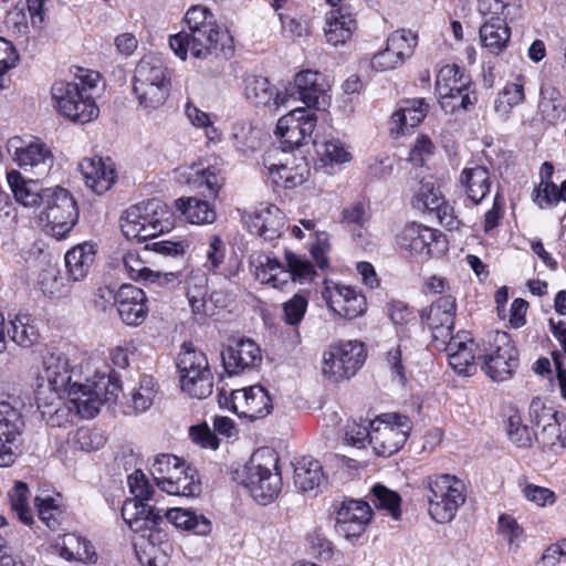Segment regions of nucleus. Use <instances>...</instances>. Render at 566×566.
<instances>
[{"mask_svg": "<svg viewBox=\"0 0 566 566\" xmlns=\"http://www.w3.org/2000/svg\"><path fill=\"white\" fill-rule=\"evenodd\" d=\"M164 518L178 530L193 532L197 535H208L211 532V522L192 510L181 507L164 509Z\"/></svg>", "mask_w": 566, "mask_h": 566, "instance_id": "58836bf2", "label": "nucleus"}, {"mask_svg": "<svg viewBox=\"0 0 566 566\" xmlns=\"http://www.w3.org/2000/svg\"><path fill=\"white\" fill-rule=\"evenodd\" d=\"M187 31L218 27L212 12L202 6H193L185 14Z\"/></svg>", "mask_w": 566, "mask_h": 566, "instance_id": "13d9d810", "label": "nucleus"}, {"mask_svg": "<svg viewBox=\"0 0 566 566\" xmlns=\"http://www.w3.org/2000/svg\"><path fill=\"white\" fill-rule=\"evenodd\" d=\"M78 169L85 180V185L96 195H103L115 182V169L111 160L102 158H83Z\"/></svg>", "mask_w": 566, "mask_h": 566, "instance_id": "a878e982", "label": "nucleus"}, {"mask_svg": "<svg viewBox=\"0 0 566 566\" xmlns=\"http://www.w3.org/2000/svg\"><path fill=\"white\" fill-rule=\"evenodd\" d=\"M60 555L67 560L95 564L98 555L94 545L76 533L65 534L62 538Z\"/></svg>", "mask_w": 566, "mask_h": 566, "instance_id": "a19ab883", "label": "nucleus"}, {"mask_svg": "<svg viewBox=\"0 0 566 566\" xmlns=\"http://www.w3.org/2000/svg\"><path fill=\"white\" fill-rule=\"evenodd\" d=\"M397 245L411 255H434V250L444 240L442 234L432 228L411 222L406 224L396 235Z\"/></svg>", "mask_w": 566, "mask_h": 566, "instance_id": "6ab92c4d", "label": "nucleus"}, {"mask_svg": "<svg viewBox=\"0 0 566 566\" xmlns=\"http://www.w3.org/2000/svg\"><path fill=\"white\" fill-rule=\"evenodd\" d=\"M179 385L192 399H206L213 392V374L206 354L191 344H184L177 357Z\"/></svg>", "mask_w": 566, "mask_h": 566, "instance_id": "423d86ee", "label": "nucleus"}, {"mask_svg": "<svg viewBox=\"0 0 566 566\" xmlns=\"http://www.w3.org/2000/svg\"><path fill=\"white\" fill-rule=\"evenodd\" d=\"M371 492L377 507L387 510L395 520L400 517V496L397 492L381 484L374 485Z\"/></svg>", "mask_w": 566, "mask_h": 566, "instance_id": "4d7b16f0", "label": "nucleus"}, {"mask_svg": "<svg viewBox=\"0 0 566 566\" xmlns=\"http://www.w3.org/2000/svg\"><path fill=\"white\" fill-rule=\"evenodd\" d=\"M11 509L15 512L18 518L25 525L33 523V514L28 504L29 489L28 485L21 481L14 484V488L9 494Z\"/></svg>", "mask_w": 566, "mask_h": 566, "instance_id": "603ef678", "label": "nucleus"}, {"mask_svg": "<svg viewBox=\"0 0 566 566\" xmlns=\"http://www.w3.org/2000/svg\"><path fill=\"white\" fill-rule=\"evenodd\" d=\"M429 514L437 523L451 522L464 503V484L454 475L440 474L427 479Z\"/></svg>", "mask_w": 566, "mask_h": 566, "instance_id": "6e6552de", "label": "nucleus"}, {"mask_svg": "<svg viewBox=\"0 0 566 566\" xmlns=\"http://www.w3.org/2000/svg\"><path fill=\"white\" fill-rule=\"evenodd\" d=\"M157 395L156 382L153 377L145 376L139 386L132 391L130 407L134 412H144L150 408Z\"/></svg>", "mask_w": 566, "mask_h": 566, "instance_id": "3c124183", "label": "nucleus"}, {"mask_svg": "<svg viewBox=\"0 0 566 566\" xmlns=\"http://www.w3.org/2000/svg\"><path fill=\"white\" fill-rule=\"evenodd\" d=\"M228 42H231V36L219 27L190 31L184 29L169 39L171 50L181 60H186L188 51L197 59L206 57L217 50L219 44L220 50L224 51Z\"/></svg>", "mask_w": 566, "mask_h": 566, "instance_id": "4468645a", "label": "nucleus"}, {"mask_svg": "<svg viewBox=\"0 0 566 566\" xmlns=\"http://www.w3.org/2000/svg\"><path fill=\"white\" fill-rule=\"evenodd\" d=\"M187 247L184 241L160 240L146 244L143 252L147 254L149 251H154L163 256L177 258L185 254Z\"/></svg>", "mask_w": 566, "mask_h": 566, "instance_id": "69168bd1", "label": "nucleus"}, {"mask_svg": "<svg viewBox=\"0 0 566 566\" xmlns=\"http://www.w3.org/2000/svg\"><path fill=\"white\" fill-rule=\"evenodd\" d=\"M25 423L21 409L17 402L0 401V467L7 468L14 463L19 439Z\"/></svg>", "mask_w": 566, "mask_h": 566, "instance_id": "dca6fc26", "label": "nucleus"}, {"mask_svg": "<svg viewBox=\"0 0 566 566\" xmlns=\"http://www.w3.org/2000/svg\"><path fill=\"white\" fill-rule=\"evenodd\" d=\"M186 468V464L176 455L159 454L155 458L150 467V474L157 486L164 491L172 489L174 479Z\"/></svg>", "mask_w": 566, "mask_h": 566, "instance_id": "79ce46f5", "label": "nucleus"}, {"mask_svg": "<svg viewBox=\"0 0 566 566\" xmlns=\"http://www.w3.org/2000/svg\"><path fill=\"white\" fill-rule=\"evenodd\" d=\"M368 440H370L369 421H353L346 426L344 433V441L346 444L360 449L366 446Z\"/></svg>", "mask_w": 566, "mask_h": 566, "instance_id": "680f3d73", "label": "nucleus"}, {"mask_svg": "<svg viewBox=\"0 0 566 566\" xmlns=\"http://www.w3.org/2000/svg\"><path fill=\"white\" fill-rule=\"evenodd\" d=\"M285 262L286 269L277 259L265 256V262L261 261L256 266L258 280L275 289H283L291 281L303 283L315 275L312 263L298 254L285 251Z\"/></svg>", "mask_w": 566, "mask_h": 566, "instance_id": "9d476101", "label": "nucleus"}, {"mask_svg": "<svg viewBox=\"0 0 566 566\" xmlns=\"http://www.w3.org/2000/svg\"><path fill=\"white\" fill-rule=\"evenodd\" d=\"M42 418L50 427H66L73 421V411L80 415L75 406L69 399V405L63 402L60 397H54L53 401L45 405H39Z\"/></svg>", "mask_w": 566, "mask_h": 566, "instance_id": "a18cd8bd", "label": "nucleus"}, {"mask_svg": "<svg viewBox=\"0 0 566 566\" xmlns=\"http://www.w3.org/2000/svg\"><path fill=\"white\" fill-rule=\"evenodd\" d=\"M478 363L493 381L510 379L518 366V352L506 332L495 331L482 340Z\"/></svg>", "mask_w": 566, "mask_h": 566, "instance_id": "39448f33", "label": "nucleus"}, {"mask_svg": "<svg viewBox=\"0 0 566 566\" xmlns=\"http://www.w3.org/2000/svg\"><path fill=\"white\" fill-rule=\"evenodd\" d=\"M370 440L374 452L380 457H390L405 444L411 430L410 420L401 415H384L369 421Z\"/></svg>", "mask_w": 566, "mask_h": 566, "instance_id": "ddd939ff", "label": "nucleus"}, {"mask_svg": "<svg viewBox=\"0 0 566 566\" xmlns=\"http://www.w3.org/2000/svg\"><path fill=\"white\" fill-rule=\"evenodd\" d=\"M171 482H174L172 489H165L163 492L178 496H196L200 494V482L195 478V471L187 465L177 475V479H174Z\"/></svg>", "mask_w": 566, "mask_h": 566, "instance_id": "864d4df0", "label": "nucleus"}, {"mask_svg": "<svg viewBox=\"0 0 566 566\" xmlns=\"http://www.w3.org/2000/svg\"><path fill=\"white\" fill-rule=\"evenodd\" d=\"M294 483L302 492H315L326 484L321 463L310 457H304L295 463Z\"/></svg>", "mask_w": 566, "mask_h": 566, "instance_id": "f704fd0d", "label": "nucleus"}, {"mask_svg": "<svg viewBox=\"0 0 566 566\" xmlns=\"http://www.w3.org/2000/svg\"><path fill=\"white\" fill-rule=\"evenodd\" d=\"M243 218L249 231L264 241L280 238L285 226L283 212L276 206L264 202L259 203Z\"/></svg>", "mask_w": 566, "mask_h": 566, "instance_id": "412c9836", "label": "nucleus"}, {"mask_svg": "<svg viewBox=\"0 0 566 566\" xmlns=\"http://www.w3.org/2000/svg\"><path fill=\"white\" fill-rule=\"evenodd\" d=\"M222 363L228 374L237 375L255 367L262 360L260 347L245 338L232 339L221 353Z\"/></svg>", "mask_w": 566, "mask_h": 566, "instance_id": "5701e85b", "label": "nucleus"}, {"mask_svg": "<svg viewBox=\"0 0 566 566\" xmlns=\"http://www.w3.org/2000/svg\"><path fill=\"white\" fill-rule=\"evenodd\" d=\"M528 416L531 422L538 429L541 426H547L548 423L557 420V412L546 406L539 398H533L528 408Z\"/></svg>", "mask_w": 566, "mask_h": 566, "instance_id": "052dcab7", "label": "nucleus"}, {"mask_svg": "<svg viewBox=\"0 0 566 566\" xmlns=\"http://www.w3.org/2000/svg\"><path fill=\"white\" fill-rule=\"evenodd\" d=\"M455 312L457 303L452 295L440 296L428 308L421 311V319L431 332V343L434 347H444L446 339L453 335Z\"/></svg>", "mask_w": 566, "mask_h": 566, "instance_id": "f3484780", "label": "nucleus"}, {"mask_svg": "<svg viewBox=\"0 0 566 566\" xmlns=\"http://www.w3.org/2000/svg\"><path fill=\"white\" fill-rule=\"evenodd\" d=\"M119 222L125 238L136 242L154 239L172 227L169 212L157 199L129 207L122 214Z\"/></svg>", "mask_w": 566, "mask_h": 566, "instance_id": "7ed1b4c3", "label": "nucleus"}, {"mask_svg": "<svg viewBox=\"0 0 566 566\" xmlns=\"http://www.w3.org/2000/svg\"><path fill=\"white\" fill-rule=\"evenodd\" d=\"M77 218L76 202L66 189L55 187L44 190L40 221L46 234L56 240L64 239L74 228Z\"/></svg>", "mask_w": 566, "mask_h": 566, "instance_id": "0eeeda50", "label": "nucleus"}, {"mask_svg": "<svg viewBox=\"0 0 566 566\" xmlns=\"http://www.w3.org/2000/svg\"><path fill=\"white\" fill-rule=\"evenodd\" d=\"M229 403L233 412L251 421L268 416L273 409L269 392L260 385L232 390Z\"/></svg>", "mask_w": 566, "mask_h": 566, "instance_id": "aec40b11", "label": "nucleus"}, {"mask_svg": "<svg viewBox=\"0 0 566 566\" xmlns=\"http://www.w3.org/2000/svg\"><path fill=\"white\" fill-rule=\"evenodd\" d=\"M117 297V312L120 319L127 325H140L148 313L144 291L134 285L124 284L118 289Z\"/></svg>", "mask_w": 566, "mask_h": 566, "instance_id": "393cba45", "label": "nucleus"}, {"mask_svg": "<svg viewBox=\"0 0 566 566\" xmlns=\"http://www.w3.org/2000/svg\"><path fill=\"white\" fill-rule=\"evenodd\" d=\"M51 94L59 113L74 123L85 124L98 116L99 109L92 95L75 82H55Z\"/></svg>", "mask_w": 566, "mask_h": 566, "instance_id": "1a4fd4ad", "label": "nucleus"}, {"mask_svg": "<svg viewBox=\"0 0 566 566\" xmlns=\"http://www.w3.org/2000/svg\"><path fill=\"white\" fill-rule=\"evenodd\" d=\"M9 337L18 345L30 347L38 342L39 332L32 324L31 316L28 314H18L10 321V327L7 329Z\"/></svg>", "mask_w": 566, "mask_h": 566, "instance_id": "49530a36", "label": "nucleus"}, {"mask_svg": "<svg viewBox=\"0 0 566 566\" xmlns=\"http://www.w3.org/2000/svg\"><path fill=\"white\" fill-rule=\"evenodd\" d=\"M76 348L48 350L43 356L44 375L57 392H65L82 418H93L103 403L115 402L122 386L115 373L106 375L96 369L91 376L90 364L77 363Z\"/></svg>", "mask_w": 566, "mask_h": 566, "instance_id": "f257e3e1", "label": "nucleus"}, {"mask_svg": "<svg viewBox=\"0 0 566 566\" xmlns=\"http://www.w3.org/2000/svg\"><path fill=\"white\" fill-rule=\"evenodd\" d=\"M185 113L193 126L205 129L206 137L209 142L216 143L221 139V134L212 125V122L208 113L202 112L191 103L186 104Z\"/></svg>", "mask_w": 566, "mask_h": 566, "instance_id": "6e6d98bb", "label": "nucleus"}, {"mask_svg": "<svg viewBox=\"0 0 566 566\" xmlns=\"http://www.w3.org/2000/svg\"><path fill=\"white\" fill-rule=\"evenodd\" d=\"M294 85L298 98L312 109L318 103V97L326 91L324 75L317 71L305 70L295 75Z\"/></svg>", "mask_w": 566, "mask_h": 566, "instance_id": "e433bc0d", "label": "nucleus"}, {"mask_svg": "<svg viewBox=\"0 0 566 566\" xmlns=\"http://www.w3.org/2000/svg\"><path fill=\"white\" fill-rule=\"evenodd\" d=\"M438 350L446 352L449 358V365L460 375H471L475 369L478 361V349L481 346L475 345L470 333L460 331L455 335L446 339L444 347H436Z\"/></svg>", "mask_w": 566, "mask_h": 566, "instance_id": "4be33fe9", "label": "nucleus"}, {"mask_svg": "<svg viewBox=\"0 0 566 566\" xmlns=\"http://www.w3.org/2000/svg\"><path fill=\"white\" fill-rule=\"evenodd\" d=\"M169 77L163 60L154 54L144 55L137 63L133 77V92L140 106L156 109L169 94Z\"/></svg>", "mask_w": 566, "mask_h": 566, "instance_id": "20e7f679", "label": "nucleus"}, {"mask_svg": "<svg viewBox=\"0 0 566 566\" xmlns=\"http://www.w3.org/2000/svg\"><path fill=\"white\" fill-rule=\"evenodd\" d=\"M315 111L296 107L277 120L275 135L283 151H292L312 139L316 127Z\"/></svg>", "mask_w": 566, "mask_h": 566, "instance_id": "2eb2a0df", "label": "nucleus"}, {"mask_svg": "<svg viewBox=\"0 0 566 566\" xmlns=\"http://www.w3.org/2000/svg\"><path fill=\"white\" fill-rule=\"evenodd\" d=\"M429 105L424 98L406 99L394 112L390 120V133L398 137L408 134L426 117Z\"/></svg>", "mask_w": 566, "mask_h": 566, "instance_id": "c85d7f7f", "label": "nucleus"}, {"mask_svg": "<svg viewBox=\"0 0 566 566\" xmlns=\"http://www.w3.org/2000/svg\"><path fill=\"white\" fill-rule=\"evenodd\" d=\"M95 251L92 244L83 243L69 250L65 254L67 281L77 283L85 280L94 262Z\"/></svg>", "mask_w": 566, "mask_h": 566, "instance_id": "c9c22d12", "label": "nucleus"}, {"mask_svg": "<svg viewBox=\"0 0 566 566\" xmlns=\"http://www.w3.org/2000/svg\"><path fill=\"white\" fill-rule=\"evenodd\" d=\"M244 95L247 99L255 105L268 106L271 103L276 107L289 102L287 93H280L266 77L250 75L244 80Z\"/></svg>", "mask_w": 566, "mask_h": 566, "instance_id": "2f4dec72", "label": "nucleus"}, {"mask_svg": "<svg viewBox=\"0 0 566 566\" xmlns=\"http://www.w3.org/2000/svg\"><path fill=\"white\" fill-rule=\"evenodd\" d=\"M137 502H124L122 516L129 528L137 534L135 545L140 547L148 544L150 552L165 541L166 534L160 531V524L164 522L163 507H148L136 504Z\"/></svg>", "mask_w": 566, "mask_h": 566, "instance_id": "9b49d317", "label": "nucleus"}, {"mask_svg": "<svg viewBox=\"0 0 566 566\" xmlns=\"http://www.w3.org/2000/svg\"><path fill=\"white\" fill-rule=\"evenodd\" d=\"M38 283L42 292L51 297L65 296L71 290L61 276L60 270L51 264L41 271Z\"/></svg>", "mask_w": 566, "mask_h": 566, "instance_id": "09e8293b", "label": "nucleus"}, {"mask_svg": "<svg viewBox=\"0 0 566 566\" xmlns=\"http://www.w3.org/2000/svg\"><path fill=\"white\" fill-rule=\"evenodd\" d=\"M440 197L430 181H421V186L417 191L413 206L419 210H436L440 205Z\"/></svg>", "mask_w": 566, "mask_h": 566, "instance_id": "bf43d9fd", "label": "nucleus"}, {"mask_svg": "<svg viewBox=\"0 0 566 566\" xmlns=\"http://www.w3.org/2000/svg\"><path fill=\"white\" fill-rule=\"evenodd\" d=\"M459 182L467 198L478 206L490 192L491 175L484 166L467 167L461 171Z\"/></svg>", "mask_w": 566, "mask_h": 566, "instance_id": "473e14b6", "label": "nucleus"}, {"mask_svg": "<svg viewBox=\"0 0 566 566\" xmlns=\"http://www.w3.org/2000/svg\"><path fill=\"white\" fill-rule=\"evenodd\" d=\"M186 294L188 303L195 315L205 316L208 314L207 295L208 277L205 273L191 272L186 279Z\"/></svg>", "mask_w": 566, "mask_h": 566, "instance_id": "37998d69", "label": "nucleus"}, {"mask_svg": "<svg viewBox=\"0 0 566 566\" xmlns=\"http://www.w3.org/2000/svg\"><path fill=\"white\" fill-rule=\"evenodd\" d=\"M317 154L322 157L323 161L331 164H343L348 161L350 157L343 143L337 139L326 140L317 149Z\"/></svg>", "mask_w": 566, "mask_h": 566, "instance_id": "0e129e2a", "label": "nucleus"}, {"mask_svg": "<svg viewBox=\"0 0 566 566\" xmlns=\"http://www.w3.org/2000/svg\"><path fill=\"white\" fill-rule=\"evenodd\" d=\"M470 78L455 64H448L440 69L437 81L436 91L443 108L449 107V99L454 95H461V92L469 90Z\"/></svg>", "mask_w": 566, "mask_h": 566, "instance_id": "7c9ffc66", "label": "nucleus"}, {"mask_svg": "<svg viewBox=\"0 0 566 566\" xmlns=\"http://www.w3.org/2000/svg\"><path fill=\"white\" fill-rule=\"evenodd\" d=\"M366 358L364 345L356 340L331 345L322 359V375L332 382L353 377Z\"/></svg>", "mask_w": 566, "mask_h": 566, "instance_id": "f8f14e48", "label": "nucleus"}, {"mask_svg": "<svg viewBox=\"0 0 566 566\" xmlns=\"http://www.w3.org/2000/svg\"><path fill=\"white\" fill-rule=\"evenodd\" d=\"M277 154L279 150L273 149L269 150L263 157V165L268 168L273 182L276 186H282L287 189L301 186L307 179L310 174L307 164L302 161L293 167H289L282 163L276 164L273 159H275Z\"/></svg>", "mask_w": 566, "mask_h": 566, "instance_id": "cd10ccee", "label": "nucleus"}, {"mask_svg": "<svg viewBox=\"0 0 566 566\" xmlns=\"http://www.w3.org/2000/svg\"><path fill=\"white\" fill-rule=\"evenodd\" d=\"M325 20V38L326 41L334 46L345 44L357 28L356 20L348 10L347 4L331 9V11L326 13Z\"/></svg>", "mask_w": 566, "mask_h": 566, "instance_id": "c756f323", "label": "nucleus"}, {"mask_svg": "<svg viewBox=\"0 0 566 566\" xmlns=\"http://www.w3.org/2000/svg\"><path fill=\"white\" fill-rule=\"evenodd\" d=\"M19 54L12 43L0 38V88L7 86L6 73L17 65Z\"/></svg>", "mask_w": 566, "mask_h": 566, "instance_id": "e2e57ef3", "label": "nucleus"}, {"mask_svg": "<svg viewBox=\"0 0 566 566\" xmlns=\"http://www.w3.org/2000/svg\"><path fill=\"white\" fill-rule=\"evenodd\" d=\"M524 98V85L522 83H509L495 99L494 111L499 116L506 118L512 108L521 104Z\"/></svg>", "mask_w": 566, "mask_h": 566, "instance_id": "8fccbe9b", "label": "nucleus"}, {"mask_svg": "<svg viewBox=\"0 0 566 566\" xmlns=\"http://www.w3.org/2000/svg\"><path fill=\"white\" fill-rule=\"evenodd\" d=\"M128 484L134 499L126 500L125 502H137V505L147 506L153 509L157 507L158 500L156 491L149 485L148 480L140 470H136L128 478Z\"/></svg>", "mask_w": 566, "mask_h": 566, "instance_id": "de8ad7c7", "label": "nucleus"}, {"mask_svg": "<svg viewBox=\"0 0 566 566\" xmlns=\"http://www.w3.org/2000/svg\"><path fill=\"white\" fill-rule=\"evenodd\" d=\"M417 40V35L410 30L401 29L391 33L387 40V45L405 62L407 57L412 55Z\"/></svg>", "mask_w": 566, "mask_h": 566, "instance_id": "5fc2aeb1", "label": "nucleus"}, {"mask_svg": "<svg viewBox=\"0 0 566 566\" xmlns=\"http://www.w3.org/2000/svg\"><path fill=\"white\" fill-rule=\"evenodd\" d=\"M8 184L17 202L24 207L43 205L44 190L34 180H25L19 171L12 170L7 175Z\"/></svg>", "mask_w": 566, "mask_h": 566, "instance_id": "ea45409f", "label": "nucleus"}, {"mask_svg": "<svg viewBox=\"0 0 566 566\" xmlns=\"http://www.w3.org/2000/svg\"><path fill=\"white\" fill-rule=\"evenodd\" d=\"M510 38L511 29L500 17H490L480 28L481 43L492 54H500L507 46Z\"/></svg>", "mask_w": 566, "mask_h": 566, "instance_id": "4c0bfd02", "label": "nucleus"}, {"mask_svg": "<svg viewBox=\"0 0 566 566\" xmlns=\"http://www.w3.org/2000/svg\"><path fill=\"white\" fill-rule=\"evenodd\" d=\"M507 436L518 448H527L532 444V434L527 426L522 424L520 417H510Z\"/></svg>", "mask_w": 566, "mask_h": 566, "instance_id": "338daca9", "label": "nucleus"}, {"mask_svg": "<svg viewBox=\"0 0 566 566\" xmlns=\"http://www.w3.org/2000/svg\"><path fill=\"white\" fill-rule=\"evenodd\" d=\"M123 265L135 281H144L159 286L174 285L179 283V274L176 272L155 271L146 265V261L138 252H127L123 256Z\"/></svg>", "mask_w": 566, "mask_h": 566, "instance_id": "bb28decb", "label": "nucleus"}, {"mask_svg": "<svg viewBox=\"0 0 566 566\" xmlns=\"http://www.w3.org/2000/svg\"><path fill=\"white\" fill-rule=\"evenodd\" d=\"M307 307V300L298 294H295L290 301L284 303V319L290 325L298 324Z\"/></svg>", "mask_w": 566, "mask_h": 566, "instance_id": "774afa93", "label": "nucleus"}, {"mask_svg": "<svg viewBox=\"0 0 566 566\" xmlns=\"http://www.w3.org/2000/svg\"><path fill=\"white\" fill-rule=\"evenodd\" d=\"M371 509L365 501L348 500L342 503L336 515V530L346 538L359 536L371 518Z\"/></svg>", "mask_w": 566, "mask_h": 566, "instance_id": "b1692460", "label": "nucleus"}, {"mask_svg": "<svg viewBox=\"0 0 566 566\" xmlns=\"http://www.w3.org/2000/svg\"><path fill=\"white\" fill-rule=\"evenodd\" d=\"M176 206L185 219L193 224L212 223L217 218L210 203L196 197L179 198Z\"/></svg>", "mask_w": 566, "mask_h": 566, "instance_id": "c03bdc74", "label": "nucleus"}, {"mask_svg": "<svg viewBox=\"0 0 566 566\" xmlns=\"http://www.w3.org/2000/svg\"><path fill=\"white\" fill-rule=\"evenodd\" d=\"M21 139L15 137L10 140V147H14V160L21 167L38 168L40 175H43L52 165L51 151L39 143H31L28 146H19Z\"/></svg>", "mask_w": 566, "mask_h": 566, "instance_id": "72a5a7b5", "label": "nucleus"}, {"mask_svg": "<svg viewBox=\"0 0 566 566\" xmlns=\"http://www.w3.org/2000/svg\"><path fill=\"white\" fill-rule=\"evenodd\" d=\"M277 460L272 450H259L241 470L234 471V480L261 505L273 502L282 490V478L276 468Z\"/></svg>", "mask_w": 566, "mask_h": 566, "instance_id": "f03ea898", "label": "nucleus"}, {"mask_svg": "<svg viewBox=\"0 0 566 566\" xmlns=\"http://www.w3.org/2000/svg\"><path fill=\"white\" fill-rule=\"evenodd\" d=\"M322 296L327 306L340 317L353 319L360 316L367 307L365 296L352 286L325 281Z\"/></svg>", "mask_w": 566, "mask_h": 566, "instance_id": "a211bd4d", "label": "nucleus"}]
</instances>
